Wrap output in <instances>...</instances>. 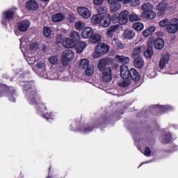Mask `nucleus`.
<instances>
[{"instance_id":"obj_1","label":"nucleus","mask_w":178,"mask_h":178,"mask_svg":"<svg viewBox=\"0 0 178 178\" xmlns=\"http://www.w3.org/2000/svg\"><path fill=\"white\" fill-rule=\"evenodd\" d=\"M46 66L45 63L41 62V61H38L36 63V66L35 67V72L41 77H43L44 79H48L49 80H56V74H54L53 76L51 73L47 74V71H45Z\"/></svg>"},{"instance_id":"obj_2","label":"nucleus","mask_w":178,"mask_h":178,"mask_svg":"<svg viewBox=\"0 0 178 178\" xmlns=\"http://www.w3.org/2000/svg\"><path fill=\"white\" fill-rule=\"evenodd\" d=\"M112 22L113 23H119L120 25H124L129 22V11L123 10L119 15L114 13L112 16Z\"/></svg>"},{"instance_id":"obj_3","label":"nucleus","mask_w":178,"mask_h":178,"mask_svg":"<svg viewBox=\"0 0 178 178\" xmlns=\"http://www.w3.org/2000/svg\"><path fill=\"white\" fill-rule=\"evenodd\" d=\"M26 86L29 87L26 94L28 101H29L31 105H37V102H38L39 97L37 96V92L34 90V83L29 82L26 83ZM30 88H33V90H31ZM34 99H35L36 102H34Z\"/></svg>"},{"instance_id":"obj_4","label":"nucleus","mask_w":178,"mask_h":178,"mask_svg":"<svg viewBox=\"0 0 178 178\" xmlns=\"http://www.w3.org/2000/svg\"><path fill=\"white\" fill-rule=\"evenodd\" d=\"M73 59H74V53L72 50L67 49L63 52L61 56V63L64 66H68L69 62H72Z\"/></svg>"},{"instance_id":"obj_5","label":"nucleus","mask_w":178,"mask_h":178,"mask_svg":"<svg viewBox=\"0 0 178 178\" xmlns=\"http://www.w3.org/2000/svg\"><path fill=\"white\" fill-rule=\"evenodd\" d=\"M158 16H164L166 12H170L172 10V6H170L166 1H161L156 6Z\"/></svg>"},{"instance_id":"obj_6","label":"nucleus","mask_w":178,"mask_h":178,"mask_svg":"<svg viewBox=\"0 0 178 178\" xmlns=\"http://www.w3.org/2000/svg\"><path fill=\"white\" fill-rule=\"evenodd\" d=\"M165 30L168 34H176L178 31V19L177 18L171 19Z\"/></svg>"},{"instance_id":"obj_7","label":"nucleus","mask_w":178,"mask_h":178,"mask_svg":"<svg viewBox=\"0 0 178 178\" xmlns=\"http://www.w3.org/2000/svg\"><path fill=\"white\" fill-rule=\"evenodd\" d=\"M112 21V17H111V15H105L101 17L100 18V23L99 25L102 27H109V25L111 24V22Z\"/></svg>"},{"instance_id":"obj_8","label":"nucleus","mask_w":178,"mask_h":178,"mask_svg":"<svg viewBox=\"0 0 178 178\" xmlns=\"http://www.w3.org/2000/svg\"><path fill=\"white\" fill-rule=\"evenodd\" d=\"M78 13L83 19H90L91 17V13L90 10L86 7H78L77 8Z\"/></svg>"},{"instance_id":"obj_9","label":"nucleus","mask_w":178,"mask_h":178,"mask_svg":"<svg viewBox=\"0 0 178 178\" xmlns=\"http://www.w3.org/2000/svg\"><path fill=\"white\" fill-rule=\"evenodd\" d=\"M111 80H112V71L111 70V67H106L103 71L102 81L104 83H109Z\"/></svg>"},{"instance_id":"obj_10","label":"nucleus","mask_w":178,"mask_h":178,"mask_svg":"<svg viewBox=\"0 0 178 178\" xmlns=\"http://www.w3.org/2000/svg\"><path fill=\"white\" fill-rule=\"evenodd\" d=\"M169 59H170V55L169 53H163L161 54L159 66L161 69H163L166 65L169 63Z\"/></svg>"},{"instance_id":"obj_11","label":"nucleus","mask_w":178,"mask_h":178,"mask_svg":"<svg viewBox=\"0 0 178 178\" xmlns=\"http://www.w3.org/2000/svg\"><path fill=\"white\" fill-rule=\"evenodd\" d=\"M31 24V22H30L29 20L21 21L18 23V30L22 33H24L29 30Z\"/></svg>"},{"instance_id":"obj_12","label":"nucleus","mask_w":178,"mask_h":178,"mask_svg":"<svg viewBox=\"0 0 178 178\" xmlns=\"http://www.w3.org/2000/svg\"><path fill=\"white\" fill-rule=\"evenodd\" d=\"M94 34V30L91 29V27L88 26L83 29L81 32V37L82 38H85V40H87V38H91Z\"/></svg>"},{"instance_id":"obj_13","label":"nucleus","mask_w":178,"mask_h":178,"mask_svg":"<svg viewBox=\"0 0 178 178\" xmlns=\"http://www.w3.org/2000/svg\"><path fill=\"white\" fill-rule=\"evenodd\" d=\"M122 37H124L125 40H133V38L136 37V33H134V31L127 29L124 31Z\"/></svg>"},{"instance_id":"obj_14","label":"nucleus","mask_w":178,"mask_h":178,"mask_svg":"<svg viewBox=\"0 0 178 178\" xmlns=\"http://www.w3.org/2000/svg\"><path fill=\"white\" fill-rule=\"evenodd\" d=\"M115 61L118 63H121L122 65H127V63H130V58L124 56H115Z\"/></svg>"},{"instance_id":"obj_15","label":"nucleus","mask_w":178,"mask_h":178,"mask_svg":"<svg viewBox=\"0 0 178 178\" xmlns=\"http://www.w3.org/2000/svg\"><path fill=\"white\" fill-rule=\"evenodd\" d=\"M120 74L122 79H129L130 77V70L129 71V67L127 65H121L120 66Z\"/></svg>"},{"instance_id":"obj_16","label":"nucleus","mask_w":178,"mask_h":178,"mask_svg":"<svg viewBox=\"0 0 178 178\" xmlns=\"http://www.w3.org/2000/svg\"><path fill=\"white\" fill-rule=\"evenodd\" d=\"M120 27V25L119 24H115L111 26L106 31V34L108 37H113L114 33H116L118 30H119V28Z\"/></svg>"},{"instance_id":"obj_17","label":"nucleus","mask_w":178,"mask_h":178,"mask_svg":"<svg viewBox=\"0 0 178 178\" xmlns=\"http://www.w3.org/2000/svg\"><path fill=\"white\" fill-rule=\"evenodd\" d=\"M26 9L29 10H37L38 9V4L35 0H30L26 3Z\"/></svg>"},{"instance_id":"obj_18","label":"nucleus","mask_w":178,"mask_h":178,"mask_svg":"<svg viewBox=\"0 0 178 178\" xmlns=\"http://www.w3.org/2000/svg\"><path fill=\"white\" fill-rule=\"evenodd\" d=\"M141 16L142 17H145V19L152 20V19H155L156 17V13L152 10L150 11H147V13H142Z\"/></svg>"},{"instance_id":"obj_19","label":"nucleus","mask_w":178,"mask_h":178,"mask_svg":"<svg viewBox=\"0 0 178 178\" xmlns=\"http://www.w3.org/2000/svg\"><path fill=\"white\" fill-rule=\"evenodd\" d=\"M145 51V46H140L138 47L132 51V56L133 58H136V56H138L140 54H143Z\"/></svg>"},{"instance_id":"obj_20","label":"nucleus","mask_w":178,"mask_h":178,"mask_svg":"<svg viewBox=\"0 0 178 178\" xmlns=\"http://www.w3.org/2000/svg\"><path fill=\"white\" fill-rule=\"evenodd\" d=\"M129 76L134 81H138V80L140 79V73H138L134 68L129 70Z\"/></svg>"},{"instance_id":"obj_21","label":"nucleus","mask_w":178,"mask_h":178,"mask_svg":"<svg viewBox=\"0 0 178 178\" xmlns=\"http://www.w3.org/2000/svg\"><path fill=\"white\" fill-rule=\"evenodd\" d=\"M106 65H108V59L106 58H102L99 60L97 67L100 72L104 71L105 67H106Z\"/></svg>"},{"instance_id":"obj_22","label":"nucleus","mask_w":178,"mask_h":178,"mask_svg":"<svg viewBox=\"0 0 178 178\" xmlns=\"http://www.w3.org/2000/svg\"><path fill=\"white\" fill-rule=\"evenodd\" d=\"M110 9L111 12L116 13V12L122 9V5L120 3H119V1H115L111 4Z\"/></svg>"},{"instance_id":"obj_23","label":"nucleus","mask_w":178,"mask_h":178,"mask_svg":"<svg viewBox=\"0 0 178 178\" xmlns=\"http://www.w3.org/2000/svg\"><path fill=\"white\" fill-rule=\"evenodd\" d=\"M65 20V15L62 13H57L52 16V21L54 23H59Z\"/></svg>"},{"instance_id":"obj_24","label":"nucleus","mask_w":178,"mask_h":178,"mask_svg":"<svg viewBox=\"0 0 178 178\" xmlns=\"http://www.w3.org/2000/svg\"><path fill=\"white\" fill-rule=\"evenodd\" d=\"M134 65L137 69H141L144 66V59L141 57H138L134 60Z\"/></svg>"},{"instance_id":"obj_25","label":"nucleus","mask_w":178,"mask_h":178,"mask_svg":"<svg viewBox=\"0 0 178 178\" xmlns=\"http://www.w3.org/2000/svg\"><path fill=\"white\" fill-rule=\"evenodd\" d=\"M90 66V61L87 58H83L80 60L79 67V69H82L83 70L84 69H87L88 67Z\"/></svg>"},{"instance_id":"obj_26","label":"nucleus","mask_w":178,"mask_h":178,"mask_svg":"<svg viewBox=\"0 0 178 178\" xmlns=\"http://www.w3.org/2000/svg\"><path fill=\"white\" fill-rule=\"evenodd\" d=\"M87 47V43L84 42H78L77 44L76 45V49L77 54H81L83 51H84V49Z\"/></svg>"},{"instance_id":"obj_27","label":"nucleus","mask_w":178,"mask_h":178,"mask_svg":"<svg viewBox=\"0 0 178 178\" xmlns=\"http://www.w3.org/2000/svg\"><path fill=\"white\" fill-rule=\"evenodd\" d=\"M165 45V41L162 38H157L154 42V47L156 49H162Z\"/></svg>"},{"instance_id":"obj_28","label":"nucleus","mask_w":178,"mask_h":178,"mask_svg":"<svg viewBox=\"0 0 178 178\" xmlns=\"http://www.w3.org/2000/svg\"><path fill=\"white\" fill-rule=\"evenodd\" d=\"M154 10V5L149 3H145L142 5V10L143 11V13H147L151 10Z\"/></svg>"},{"instance_id":"obj_29","label":"nucleus","mask_w":178,"mask_h":178,"mask_svg":"<svg viewBox=\"0 0 178 178\" xmlns=\"http://www.w3.org/2000/svg\"><path fill=\"white\" fill-rule=\"evenodd\" d=\"M63 45L65 48H74V42L72 41L71 39L66 38L63 42Z\"/></svg>"},{"instance_id":"obj_30","label":"nucleus","mask_w":178,"mask_h":178,"mask_svg":"<svg viewBox=\"0 0 178 178\" xmlns=\"http://www.w3.org/2000/svg\"><path fill=\"white\" fill-rule=\"evenodd\" d=\"M155 30H156V27L151 26L149 29L143 31V35H144V37H149V35H151V34H152Z\"/></svg>"},{"instance_id":"obj_31","label":"nucleus","mask_w":178,"mask_h":178,"mask_svg":"<svg viewBox=\"0 0 178 178\" xmlns=\"http://www.w3.org/2000/svg\"><path fill=\"white\" fill-rule=\"evenodd\" d=\"M43 34L47 38H51V35H52V30L49 27L44 26L43 28Z\"/></svg>"},{"instance_id":"obj_32","label":"nucleus","mask_w":178,"mask_h":178,"mask_svg":"<svg viewBox=\"0 0 178 178\" xmlns=\"http://www.w3.org/2000/svg\"><path fill=\"white\" fill-rule=\"evenodd\" d=\"M144 55L145 58H152V55H154V50L152 49V47L148 45L147 50L144 52Z\"/></svg>"},{"instance_id":"obj_33","label":"nucleus","mask_w":178,"mask_h":178,"mask_svg":"<svg viewBox=\"0 0 178 178\" xmlns=\"http://www.w3.org/2000/svg\"><path fill=\"white\" fill-rule=\"evenodd\" d=\"M130 83L131 81L129 78H122V80L120 81L118 84L120 87H127Z\"/></svg>"},{"instance_id":"obj_34","label":"nucleus","mask_w":178,"mask_h":178,"mask_svg":"<svg viewBox=\"0 0 178 178\" xmlns=\"http://www.w3.org/2000/svg\"><path fill=\"white\" fill-rule=\"evenodd\" d=\"M75 29L78 30V31H81L82 29L86 27V22L82 21H78L75 23Z\"/></svg>"},{"instance_id":"obj_35","label":"nucleus","mask_w":178,"mask_h":178,"mask_svg":"<svg viewBox=\"0 0 178 178\" xmlns=\"http://www.w3.org/2000/svg\"><path fill=\"white\" fill-rule=\"evenodd\" d=\"M70 38H72V41H74V42L77 41V40H80V33L74 31L70 33Z\"/></svg>"},{"instance_id":"obj_36","label":"nucleus","mask_w":178,"mask_h":178,"mask_svg":"<svg viewBox=\"0 0 178 178\" xmlns=\"http://www.w3.org/2000/svg\"><path fill=\"white\" fill-rule=\"evenodd\" d=\"M91 37L92 38L90 39V42L92 44H97V42L101 40V36L97 33L93 34Z\"/></svg>"},{"instance_id":"obj_37","label":"nucleus","mask_w":178,"mask_h":178,"mask_svg":"<svg viewBox=\"0 0 178 178\" xmlns=\"http://www.w3.org/2000/svg\"><path fill=\"white\" fill-rule=\"evenodd\" d=\"M15 15V11L13 10L10 9L8 11L5 12L3 13V16L6 17V19H8V20H10Z\"/></svg>"},{"instance_id":"obj_38","label":"nucleus","mask_w":178,"mask_h":178,"mask_svg":"<svg viewBox=\"0 0 178 178\" xmlns=\"http://www.w3.org/2000/svg\"><path fill=\"white\" fill-rule=\"evenodd\" d=\"M133 29L136 31H141L144 29V24L141 22H136L133 24Z\"/></svg>"},{"instance_id":"obj_39","label":"nucleus","mask_w":178,"mask_h":178,"mask_svg":"<svg viewBox=\"0 0 178 178\" xmlns=\"http://www.w3.org/2000/svg\"><path fill=\"white\" fill-rule=\"evenodd\" d=\"M101 17L102 16L99 15H95L94 16H92V19H91V22L93 24H99L100 22H101Z\"/></svg>"},{"instance_id":"obj_40","label":"nucleus","mask_w":178,"mask_h":178,"mask_svg":"<svg viewBox=\"0 0 178 178\" xmlns=\"http://www.w3.org/2000/svg\"><path fill=\"white\" fill-rule=\"evenodd\" d=\"M51 65H58L59 63V58L57 56H52L49 58Z\"/></svg>"},{"instance_id":"obj_41","label":"nucleus","mask_w":178,"mask_h":178,"mask_svg":"<svg viewBox=\"0 0 178 178\" xmlns=\"http://www.w3.org/2000/svg\"><path fill=\"white\" fill-rule=\"evenodd\" d=\"M86 76H92L94 74V65H89L86 67Z\"/></svg>"},{"instance_id":"obj_42","label":"nucleus","mask_w":178,"mask_h":178,"mask_svg":"<svg viewBox=\"0 0 178 178\" xmlns=\"http://www.w3.org/2000/svg\"><path fill=\"white\" fill-rule=\"evenodd\" d=\"M29 42V38H22L20 40V48L21 51L23 52V48L26 47V44Z\"/></svg>"},{"instance_id":"obj_43","label":"nucleus","mask_w":178,"mask_h":178,"mask_svg":"<svg viewBox=\"0 0 178 178\" xmlns=\"http://www.w3.org/2000/svg\"><path fill=\"white\" fill-rule=\"evenodd\" d=\"M170 21L168 18H165L164 19L159 22V24L160 27H168Z\"/></svg>"},{"instance_id":"obj_44","label":"nucleus","mask_w":178,"mask_h":178,"mask_svg":"<svg viewBox=\"0 0 178 178\" xmlns=\"http://www.w3.org/2000/svg\"><path fill=\"white\" fill-rule=\"evenodd\" d=\"M170 141H172V135L170 134H166L162 140V142L164 144H168V143H170Z\"/></svg>"},{"instance_id":"obj_45","label":"nucleus","mask_w":178,"mask_h":178,"mask_svg":"<svg viewBox=\"0 0 178 178\" xmlns=\"http://www.w3.org/2000/svg\"><path fill=\"white\" fill-rule=\"evenodd\" d=\"M140 17H138V15H137V14H131L129 15V21L130 22H138V20H140Z\"/></svg>"},{"instance_id":"obj_46","label":"nucleus","mask_w":178,"mask_h":178,"mask_svg":"<svg viewBox=\"0 0 178 178\" xmlns=\"http://www.w3.org/2000/svg\"><path fill=\"white\" fill-rule=\"evenodd\" d=\"M140 3L141 2L140 1V0H131L129 6H131L132 8H136V6H139Z\"/></svg>"},{"instance_id":"obj_47","label":"nucleus","mask_w":178,"mask_h":178,"mask_svg":"<svg viewBox=\"0 0 178 178\" xmlns=\"http://www.w3.org/2000/svg\"><path fill=\"white\" fill-rule=\"evenodd\" d=\"M102 45L103 46H102V49L105 55V54H108V52H109V46H108L105 43H102Z\"/></svg>"},{"instance_id":"obj_48","label":"nucleus","mask_w":178,"mask_h":178,"mask_svg":"<svg viewBox=\"0 0 178 178\" xmlns=\"http://www.w3.org/2000/svg\"><path fill=\"white\" fill-rule=\"evenodd\" d=\"M7 88L6 86H0V98L5 95Z\"/></svg>"},{"instance_id":"obj_49","label":"nucleus","mask_w":178,"mask_h":178,"mask_svg":"<svg viewBox=\"0 0 178 178\" xmlns=\"http://www.w3.org/2000/svg\"><path fill=\"white\" fill-rule=\"evenodd\" d=\"M103 44L102 43H99L96 47H95V50L97 51V52H100L101 55H104V51L102 50V47Z\"/></svg>"},{"instance_id":"obj_50","label":"nucleus","mask_w":178,"mask_h":178,"mask_svg":"<svg viewBox=\"0 0 178 178\" xmlns=\"http://www.w3.org/2000/svg\"><path fill=\"white\" fill-rule=\"evenodd\" d=\"M114 43L115 47L118 49H123V44H122L120 42L118 41L116 39L114 40Z\"/></svg>"},{"instance_id":"obj_51","label":"nucleus","mask_w":178,"mask_h":178,"mask_svg":"<svg viewBox=\"0 0 178 178\" xmlns=\"http://www.w3.org/2000/svg\"><path fill=\"white\" fill-rule=\"evenodd\" d=\"M102 55L101 54V52L97 51L96 49L95 50V52L92 54V57L94 59H98V58H101Z\"/></svg>"},{"instance_id":"obj_52","label":"nucleus","mask_w":178,"mask_h":178,"mask_svg":"<svg viewBox=\"0 0 178 178\" xmlns=\"http://www.w3.org/2000/svg\"><path fill=\"white\" fill-rule=\"evenodd\" d=\"M36 108L38 112H40V111H42V112H44V110L45 109V106L44 105V104L40 103L38 104V106H37Z\"/></svg>"},{"instance_id":"obj_53","label":"nucleus","mask_w":178,"mask_h":178,"mask_svg":"<svg viewBox=\"0 0 178 178\" xmlns=\"http://www.w3.org/2000/svg\"><path fill=\"white\" fill-rule=\"evenodd\" d=\"M43 118H45L47 120H49V122H51L49 119L50 120L54 119V115H52V113H47L46 116L43 115Z\"/></svg>"},{"instance_id":"obj_54","label":"nucleus","mask_w":178,"mask_h":178,"mask_svg":"<svg viewBox=\"0 0 178 178\" xmlns=\"http://www.w3.org/2000/svg\"><path fill=\"white\" fill-rule=\"evenodd\" d=\"M29 48H30V49H32V50L37 49L38 48V43H37V42H32L29 45Z\"/></svg>"},{"instance_id":"obj_55","label":"nucleus","mask_w":178,"mask_h":178,"mask_svg":"<svg viewBox=\"0 0 178 178\" xmlns=\"http://www.w3.org/2000/svg\"><path fill=\"white\" fill-rule=\"evenodd\" d=\"M104 1L105 0H93V3L95 5L98 6L99 5H102V3H104Z\"/></svg>"},{"instance_id":"obj_56","label":"nucleus","mask_w":178,"mask_h":178,"mask_svg":"<svg viewBox=\"0 0 178 178\" xmlns=\"http://www.w3.org/2000/svg\"><path fill=\"white\" fill-rule=\"evenodd\" d=\"M150 154H151V149H149V148L148 147H145L144 155H145V156H149V155Z\"/></svg>"},{"instance_id":"obj_57","label":"nucleus","mask_w":178,"mask_h":178,"mask_svg":"<svg viewBox=\"0 0 178 178\" xmlns=\"http://www.w3.org/2000/svg\"><path fill=\"white\" fill-rule=\"evenodd\" d=\"M32 59V61H31ZM27 62L29 63V65H33V63H34L35 62V58L33 57V58H26Z\"/></svg>"},{"instance_id":"obj_58","label":"nucleus","mask_w":178,"mask_h":178,"mask_svg":"<svg viewBox=\"0 0 178 178\" xmlns=\"http://www.w3.org/2000/svg\"><path fill=\"white\" fill-rule=\"evenodd\" d=\"M56 42L57 44H62V42L63 43V38L62 37V35H59L57 38Z\"/></svg>"},{"instance_id":"obj_59","label":"nucleus","mask_w":178,"mask_h":178,"mask_svg":"<svg viewBox=\"0 0 178 178\" xmlns=\"http://www.w3.org/2000/svg\"><path fill=\"white\" fill-rule=\"evenodd\" d=\"M159 108L161 109V111H166L170 108L169 106H160Z\"/></svg>"},{"instance_id":"obj_60","label":"nucleus","mask_w":178,"mask_h":178,"mask_svg":"<svg viewBox=\"0 0 178 178\" xmlns=\"http://www.w3.org/2000/svg\"><path fill=\"white\" fill-rule=\"evenodd\" d=\"M156 35H159V37H163V35H165V33H163V32H156Z\"/></svg>"},{"instance_id":"obj_61","label":"nucleus","mask_w":178,"mask_h":178,"mask_svg":"<svg viewBox=\"0 0 178 178\" xmlns=\"http://www.w3.org/2000/svg\"><path fill=\"white\" fill-rule=\"evenodd\" d=\"M84 133H90V131H92V129H90V128H86V129H84L83 131Z\"/></svg>"},{"instance_id":"obj_62","label":"nucleus","mask_w":178,"mask_h":178,"mask_svg":"<svg viewBox=\"0 0 178 178\" xmlns=\"http://www.w3.org/2000/svg\"><path fill=\"white\" fill-rule=\"evenodd\" d=\"M9 99L10 101H11L12 102H15V101H16V99L15 97H13V96H10L9 97Z\"/></svg>"},{"instance_id":"obj_63","label":"nucleus","mask_w":178,"mask_h":178,"mask_svg":"<svg viewBox=\"0 0 178 178\" xmlns=\"http://www.w3.org/2000/svg\"><path fill=\"white\" fill-rule=\"evenodd\" d=\"M130 2H131V0H123L122 1V3H129V5H130Z\"/></svg>"},{"instance_id":"obj_64","label":"nucleus","mask_w":178,"mask_h":178,"mask_svg":"<svg viewBox=\"0 0 178 178\" xmlns=\"http://www.w3.org/2000/svg\"><path fill=\"white\" fill-rule=\"evenodd\" d=\"M107 1L110 3V5H111L112 3H115V2H116V1L115 0H107Z\"/></svg>"}]
</instances>
